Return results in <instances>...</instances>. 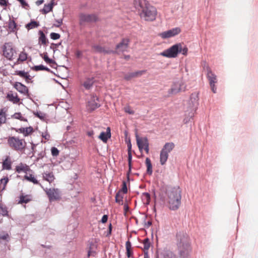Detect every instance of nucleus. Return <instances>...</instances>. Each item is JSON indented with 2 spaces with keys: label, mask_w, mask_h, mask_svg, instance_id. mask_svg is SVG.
<instances>
[{
  "label": "nucleus",
  "mask_w": 258,
  "mask_h": 258,
  "mask_svg": "<svg viewBox=\"0 0 258 258\" xmlns=\"http://www.w3.org/2000/svg\"><path fill=\"white\" fill-rule=\"evenodd\" d=\"M181 190L179 186H162V201L173 211L178 209L181 205Z\"/></svg>",
  "instance_id": "obj_1"
},
{
  "label": "nucleus",
  "mask_w": 258,
  "mask_h": 258,
  "mask_svg": "<svg viewBox=\"0 0 258 258\" xmlns=\"http://www.w3.org/2000/svg\"><path fill=\"white\" fill-rule=\"evenodd\" d=\"M134 5L141 18L151 21L155 19L156 9L146 0H134Z\"/></svg>",
  "instance_id": "obj_2"
},
{
  "label": "nucleus",
  "mask_w": 258,
  "mask_h": 258,
  "mask_svg": "<svg viewBox=\"0 0 258 258\" xmlns=\"http://www.w3.org/2000/svg\"><path fill=\"white\" fill-rule=\"evenodd\" d=\"M176 244L180 258H190L191 247L188 235L183 231L176 234Z\"/></svg>",
  "instance_id": "obj_3"
},
{
  "label": "nucleus",
  "mask_w": 258,
  "mask_h": 258,
  "mask_svg": "<svg viewBox=\"0 0 258 258\" xmlns=\"http://www.w3.org/2000/svg\"><path fill=\"white\" fill-rule=\"evenodd\" d=\"M198 95L197 92L192 93L190 99L184 107L185 116L183 119L184 123H187L194 116L199 105Z\"/></svg>",
  "instance_id": "obj_4"
},
{
  "label": "nucleus",
  "mask_w": 258,
  "mask_h": 258,
  "mask_svg": "<svg viewBox=\"0 0 258 258\" xmlns=\"http://www.w3.org/2000/svg\"><path fill=\"white\" fill-rule=\"evenodd\" d=\"M8 144L15 151H22L25 149L26 143L24 139H19L16 137H9L8 139Z\"/></svg>",
  "instance_id": "obj_5"
},
{
  "label": "nucleus",
  "mask_w": 258,
  "mask_h": 258,
  "mask_svg": "<svg viewBox=\"0 0 258 258\" xmlns=\"http://www.w3.org/2000/svg\"><path fill=\"white\" fill-rule=\"evenodd\" d=\"M185 86L182 81H178L174 83L169 89L164 88V92L165 93L166 91L168 92V94L165 95L166 96H170L172 95L177 94L180 91H184L185 90Z\"/></svg>",
  "instance_id": "obj_6"
},
{
  "label": "nucleus",
  "mask_w": 258,
  "mask_h": 258,
  "mask_svg": "<svg viewBox=\"0 0 258 258\" xmlns=\"http://www.w3.org/2000/svg\"><path fill=\"white\" fill-rule=\"evenodd\" d=\"M130 40L128 38H122L120 42L115 46V49H111V54L119 55L121 53H123L126 51L129 46Z\"/></svg>",
  "instance_id": "obj_7"
},
{
  "label": "nucleus",
  "mask_w": 258,
  "mask_h": 258,
  "mask_svg": "<svg viewBox=\"0 0 258 258\" xmlns=\"http://www.w3.org/2000/svg\"><path fill=\"white\" fill-rule=\"evenodd\" d=\"M181 44L176 43L162 52V56L168 58H175L181 52Z\"/></svg>",
  "instance_id": "obj_8"
},
{
  "label": "nucleus",
  "mask_w": 258,
  "mask_h": 258,
  "mask_svg": "<svg viewBox=\"0 0 258 258\" xmlns=\"http://www.w3.org/2000/svg\"><path fill=\"white\" fill-rule=\"evenodd\" d=\"M97 16L94 14H86L81 13L79 15L80 25H83L85 23H94L98 21Z\"/></svg>",
  "instance_id": "obj_9"
},
{
  "label": "nucleus",
  "mask_w": 258,
  "mask_h": 258,
  "mask_svg": "<svg viewBox=\"0 0 258 258\" xmlns=\"http://www.w3.org/2000/svg\"><path fill=\"white\" fill-rule=\"evenodd\" d=\"M3 52L4 56L9 60H12L13 56L16 54V50L10 43H5L3 48Z\"/></svg>",
  "instance_id": "obj_10"
},
{
  "label": "nucleus",
  "mask_w": 258,
  "mask_h": 258,
  "mask_svg": "<svg viewBox=\"0 0 258 258\" xmlns=\"http://www.w3.org/2000/svg\"><path fill=\"white\" fill-rule=\"evenodd\" d=\"M174 144L172 142L166 143L162 148V165L167 161L168 158V153L174 148Z\"/></svg>",
  "instance_id": "obj_11"
},
{
  "label": "nucleus",
  "mask_w": 258,
  "mask_h": 258,
  "mask_svg": "<svg viewBox=\"0 0 258 258\" xmlns=\"http://www.w3.org/2000/svg\"><path fill=\"white\" fill-rule=\"evenodd\" d=\"M97 101H99V98L93 95L87 105V108L89 111L92 112L100 106V105Z\"/></svg>",
  "instance_id": "obj_12"
},
{
  "label": "nucleus",
  "mask_w": 258,
  "mask_h": 258,
  "mask_svg": "<svg viewBox=\"0 0 258 258\" xmlns=\"http://www.w3.org/2000/svg\"><path fill=\"white\" fill-rule=\"evenodd\" d=\"M14 87L20 93L27 96L28 98L31 99L30 94L29 93L28 88L20 82H15L14 84Z\"/></svg>",
  "instance_id": "obj_13"
},
{
  "label": "nucleus",
  "mask_w": 258,
  "mask_h": 258,
  "mask_svg": "<svg viewBox=\"0 0 258 258\" xmlns=\"http://www.w3.org/2000/svg\"><path fill=\"white\" fill-rule=\"evenodd\" d=\"M181 30L178 27L172 28L166 31L162 32V38H169L178 34Z\"/></svg>",
  "instance_id": "obj_14"
},
{
  "label": "nucleus",
  "mask_w": 258,
  "mask_h": 258,
  "mask_svg": "<svg viewBox=\"0 0 258 258\" xmlns=\"http://www.w3.org/2000/svg\"><path fill=\"white\" fill-rule=\"evenodd\" d=\"M92 48L94 49L96 53H103L104 54H111V49L109 48H106L99 45L94 44L92 45Z\"/></svg>",
  "instance_id": "obj_15"
},
{
  "label": "nucleus",
  "mask_w": 258,
  "mask_h": 258,
  "mask_svg": "<svg viewBox=\"0 0 258 258\" xmlns=\"http://www.w3.org/2000/svg\"><path fill=\"white\" fill-rule=\"evenodd\" d=\"M111 137V131L109 127H107L106 132H102L98 138L104 143H106Z\"/></svg>",
  "instance_id": "obj_16"
},
{
  "label": "nucleus",
  "mask_w": 258,
  "mask_h": 258,
  "mask_svg": "<svg viewBox=\"0 0 258 258\" xmlns=\"http://www.w3.org/2000/svg\"><path fill=\"white\" fill-rule=\"evenodd\" d=\"M56 5L54 0H51L50 3L45 4L42 9L40 10V12L43 14H46L52 11L53 7Z\"/></svg>",
  "instance_id": "obj_17"
},
{
  "label": "nucleus",
  "mask_w": 258,
  "mask_h": 258,
  "mask_svg": "<svg viewBox=\"0 0 258 258\" xmlns=\"http://www.w3.org/2000/svg\"><path fill=\"white\" fill-rule=\"evenodd\" d=\"M29 170H30V169L29 166L23 163H20L15 168V171L18 173H20L22 172L27 173Z\"/></svg>",
  "instance_id": "obj_18"
},
{
  "label": "nucleus",
  "mask_w": 258,
  "mask_h": 258,
  "mask_svg": "<svg viewBox=\"0 0 258 258\" xmlns=\"http://www.w3.org/2000/svg\"><path fill=\"white\" fill-rule=\"evenodd\" d=\"M207 78L210 85L215 84L217 82V76L210 69L207 70Z\"/></svg>",
  "instance_id": "obj_19"
},
{
  "label": "nucleus",
  "mask_w": 258,
  "mask_h": 258,
  "mask_svg": "<svg viewBox=\"0 0 258 258\" xmlns=\"http://www.w3.org/2000/svg\"><path fill=\"white\" fill-rule=\"evenodd\" d=\"M38 34L39 35L38 39L39 44L46 45L49 42L47 38L42 30L38 31Z\"/></svg>",
  "instance_id": "obj_20"
},
{
  "label": "nucleus",
  "mask_w": 258,
  "mask_h": 258,
  "mask_svg": "<svg viewBox=\"0 0 258 258\" xmlns=\"http://www.w3.org/2000/svg\"><path fill=\"white\" fill-rule=\"evenodd\" d=\"M46 192L50 201L57 200L58 199V196L55 189H47V190L46 191Z\"/></svg>",
  "instance_id": "obj_21"
},
{
  "label": "nucleus",
  "mask_w": 258,
  "mask_h": 258,
  "mask_svg": "<svg viewBox=\"0 0 258 258\" xmlns=\"http://www.w3.org/2000/svg\"><path fill=\"white\" fill-rule=\"evenodd\" d=\"M3 169L11 170L12 168V162L10 160V157L7 156L2 163Z\"/></svg>",
  "instance_id": "obj_22"
},
{
  "label": "nucleus",
  "mask_w": 258,
  "mask_h": 258,
  "mask_svg": "<svg viewBox=\"0 0 258 258\" xmlns=\"http://www.w3.org/2000/svg\"><path fill=\"white\" fill-rule=\"evenodd\" d=\"M136 137L137 140V144L139 148V151L140 152H142L143 150L145 148V145H143L144 143V137L140 138L137 134H136Z\"/></svg>",
  "instance_id": "obj_23"
},
{
  "label": "nucleus",
  "mask_w": 258,
  "mask_h": 258,
  "mask_svg": "<svg viewBox=\"0 0 258 258\" xmlns=\"http://www.w3.org/2000/svg\"><path fill=\"white\" fill-rule=\"evenodd\" d=\"M39 25L40 24L39 22L31 19L30 22L25 25V27L28 30H30L33 28H37L38 26H39Z\"/></svg>",
  "instance_id": "obj_24"
},
{
  "label": "nucleus",
  "mask_w": 258,
  "mask_h": 258,
  "mask_svg": "<svg viewBox=\"0 0 258 258\" xmlns=\"http://www.w3.org/2000/svg\"><path fill=\"white\" fill-rule=\"evenodd\" d=\"M40 56L42 57V58L43 59V60L47 63H48V64H54V65H56V62H55V60H53L51 58H50L48 56V54L46 52H44L43 54H40Z\"/></svg>",
  "instance_id": "obj_25"
},
{
  "label": "nucleus",
  "mask_w": 258,
  "mask_h": 258,
  "mask_svg": "<svg viewBox=\"0 0 258 258\" xmlns=\"http://www.w3.org/2000/svg\"><path fill=\"white\" fill-rule=\"evenodd\" d=\"M94 78H87L84 82L83 85L86 90H89L94 84Z\"/></svg>",
  "instance_id": "obj_26"
},
{
  "label": "nucleus",
  "mask_w": 258,
  "mask_h": 258,
  "mask_svg": "<svg viewBox=\"0 0 258 258\" xmlns=\"http://www.w3.org/2000/svg\"><path fill=\"white\" fill-rule=\"evenodd\" d=\"M7 99L13 103L17 104L20 102V98L17 95L14 96L13 94H8L7 95Z\"/></svg>",
  "instance_id": "obj_27"
},
{
  "label": "nucleus",
  "mask_w": 258,
  "mask_h": 258,
  "mask_svg": "<svg viewBox=\"0 0 258 258\" xmlns=\"http://www.w3.org/2000/svg\"><path fill=\"white\" fill-rule=\"evenodd\" d=\"M24 178L27 181L32 182L34 184H40L37 179L32 174H30L29 175L27 174L25 175L24 176Z\"/></svg>",
  "instance_id": "obj_28"
},
{
  "label": "nucleus",
  "mask_w": 258,
  "mask_h": 258,
  "mask_svg": "<svg viewBox=\"0 0 258 258\" xmlns=\"http://www.w3.org/2000/svg\"><path fill=\"white\" fill-rule=\"evenodd\" d=\"M146 165L147 166V173L151 175L152 173V165L151 161L149 158H146L145 161Z\"/></svg>",
  "instance_id": "obj_29"
},
{
  "label": "nucleus",
  "mask_w": 258,
  "mask_h": 258,
  "mask_svg": "<svg viewBox=\"0 0 258 258\" xmlns=\"http://www.w3.org/2000/svg\"><path fill=\"white\" fill-rule=\"evenodd\" d=\"M43 177L44 180L49 182H51L54 179V175L52 172L44 173L43 174Z\"/></svg>",
  "instance_id": "obj_30"
},
{
  "label": "nucleus",
  "mask_w": 258,
  "mask_h": 258,
  "mask_svg": "<svg viewBox=\"0 0 258 258\" xmlns=\"http://www.w3.org/2000/svg\"><path fill=\"white\" fill-rule=\"evenodd\" d=\"M31 199L28 198L27 195L24 196L22 194L19 197V204H27L30 201Z\"/></svg>",
  "instance_id": "obj_31"
},
{
  "label": "nucleus",
  "mask_w": 258,
  "mask_h": 258,
  "mask_svg": "<svg viewBox=\"0 0 258 258\" xmlns=\"http://www.w3.org/2000/svg\"><path fill=\"white\" fill-rule=\"evenodd\" d=\"M5 108H2L0 110V124L5 123L6 121V114Z\"/></svg>",
  "instance_id": "obj_32"
},
{
  "label": "nucleus",
  "mask_w": 258,
  "mask_h": 258,
  "mask_svg": "<svg viewBox=\"0 0 258 258\" xmlns=\"http://www.w3.org/2000/svg\"><path fill=\"white\" fill-rule=\"evenodd\" d=\"M17 25L16 23L14 20L10 19L9 23V28L12 31L15 32L17 30Z\"/></svg>",
  "instance_id": "obj_33"
},
{
  "label": "nucleus",
  "mask_w": 258,
  "mask_h": 258,
  "mask_svg": "<svg viewBox=\"0 0 258 258\" xmlns=\"http://www.w3.org/2000/svg\"><path fill=\"white\" fill-rule=\"evenodd\" d=\"M12 117L15 119H19L21 121H27V119L23 117L20 112L15 113Z\"/></svg>",
  "instance_id": "obj_34"
},
{
  "label": "nucleus",
  "mask_w": 258,
  "mask_h": 258,
  "mask_svg": "<svg viewBox=\"0 0 258 258\" xmlns=\"http://www.w3.org/2000/svg\"><path fill=\"white\" fill-rule=\"evenodd\" d=\"M144 244V252L148 251L150 247V239L148 238H146L143 241Z\"/></svg>",
  "instance_id": "obj_35"
},
{
  "label": "nucleus",
  "mask_w": 258,
  "mask_h": 258,
  "mask_svg": "<svg viewBox=\"0 0 258 258\" xmlns=\"http://www.w3.org/2000/svg\"><path fill=\"white\" fill-rule=\"evenodd\" d=\"M0 215L3 216H8V211L7 208L5 206H3L0 204Z\"/></svg>",
  "instance_id": "obj_36"
},
{
  "label": "nucleus",
  "mask_w": 258,
  "mask_h": 258,
  "mask_svg": "<svg viewBox=\"0 0 258 258\" xmlns=\"http://www.w3.org/2000/svg\"><path fill=\"white\" fill-rule=\"evenodd\" d=\"M24 133L23 135L25 137L29 136L34 132L33 128L31 126L27 127H24Z\"/></svg>",
  "instance_id": "obj_37"
},
{
  "label": "nucleus",
  "mask_w": 258,
  "mask_h": 258,
  "mask_svg": "<svg viewBox=\"0 0 258 258\" xmlns=\"http://www.w3.org/2000/svg\"><path fill=\"white\" fill-rule=\"evenodd\" d=\"M27 58V54L25 52H21L19 55L18 61H24Z\"/></svg>",
  "instance_id": "obj_38"
},
{
  "label": "nucleus",
  "mask_w": 258,
  "mask_h": 258,
  "mask_svg": "<svg viewBox=\"0 0 258 258\" xmlns=\"http://www.w3.org/2000/svg\"><path fill=\"white\" fill-rule=\"evenodd\" d=\"M123 196L121 192L118 191L115 195V202L118 204H120V202H122Z\"/></svg>",
  "instance_id": "obj_39"
},
{
  "label": "nucleus",
  "mask_w": 258,
  "mask_h": 258,
  "mask_svg": "<svg viewBox=\"0 0 258 258\" xmlns=\"http://www.w3.org/2000/svg\"><path fill=\"white\" fill-rule=\"evenodd\" d=\"M120 192H122L124 194H125L127 192V185L125 181L123 180L122 181V187L118 191Z\"/></svg>",
  "instance_id": "obj_40"
},
{
  "label": "nucleus",
  "mask_w": 258,
  "mask_h": 258,
  "mask_svg": "<svg viewBox=\"0 0 258 258\" xmlns=\"http://www.w3.org/2000/svg\"><path fill=\"white\" fill-rule=\"evenodd\" d=\"M28 72H25V71H16L15 75H18L21 78H25Z\"/></svg>",
  "instance_id": "obj_41"
},
{
  "label": "nucleus",
  "mask_w": 258,
  "mask_h": 258,
  "mask_svg": "<svg viewBox=\"0 0 258 258\" xmlns=\"http://www.w3.org/2000/svg\"><path fill=\"white\" fill-rule=\"evenodd\" d=\"M34 115L36 117L40 118L41 120H43L46 116L45 114H44L40 111H37L36 112H34Z\"/></svg>",
  "instance_id": "obj_42"
},
{
  "label": "nucleus",
  "mask_w": 258,
  "mask_h": 258,
  "mask_svg": "<svg viewBox=\"0 0 258 258\" xmlns=\"http://www.w3.org/2000/svg\"><path fill=\"white\" fill-rule=\"evenodd\" d=\"M143 145H145L144 150L147 153H149V144L147 138L144 137V143Z\"/></svg>",
  "instance_id": "obj_43"
},
{
  "label": "nucleus",
  "mask_w": 258,
  "mask_h": 258,
  "mask_svg": "<svg viewBox=\"0 0 258 258\" xmlns=\"http://www.w3.org/2000/svg\"><path fill=\"white\" fill-rule=\"evenodd\" d=\"M135 78L134 73H128L124 75V79L126 81H130L132 78Z\"/></svg>",
  "instance_id": "obj_44"
},
{
  "label": "nucleus",
  "mask_w": 258,
  "mask_h": 258,
  "mask_svg": "<svg viewBox=\"0 0 258 258\" xmlns=\"http://www.w3.org/2000/svg\"><path fill=\"white\" fill-rule=\"evenodd\" d=\"M50 37L52 40H57L60 37V35L57 33L51 32L50 34Z\"/></svg>",
  "instance_id": "obj_45"
},
{
  "label": "nucleus",
  "mask_w": 258,
  "mask_h": 258,
  "mask_svg": "<svg viewBox=\"0 0 258 258\" xmlns=\"http://www.w3.org/2000/svg\"><path fill=\"white\" fill-rule=\"evenodd\" d=\"M127 154H128V167H130V170H132V152H127Z\"/></svg>",
  "instance_id": "obj_46"
},
{
  "label": "nucleus",
  "mask_w": 258,
  "mask_h": 258,
  "mask_svg": "<svg viewBox=\"0 0 258 258\" xmlns=\"http://www.w3.org/2000/svg\"><path fill=\"white\" fill-rule=\"evenodd\" d=\"M143 197L146 201V204H149L150 201V195L148 192H144Z\"/></svg>",
  "instance_id": "obj_47"
},
{
  "label": "nucleus",
  "mask_w": 258,
  "mask_h": 258,
  "mask_svg": "<svg viewBox=\"0 0 258 258\" xmlns=\"http://www.w3.org/2000/svg\"><path fill=\"white\" fill-rule=\"evenodd\" d=\"M44 66L40 64L34 66L32 69L35 71H44Z\"/></svg>",
  "instance_id": "obj_48"
},
{
  "label": "nucleus",
  "mask_w": 258,
  "mask_h": 258,
  "mask_svg": "<svg viewBox=\"0 0 258 258\" xmlns=\"http://www.w3.org/2000/svg\"><path fill=\"white\" fill-rule=\"evenodd\" d=\"M51 153L53 156H57L59 154V150L57 148L53 147L51 149Z\"/></svg>",
  "instance_id": "obj_49"
},
{
  "label": "nucleus",
  "mask_w": 258,
  "mask_h": 258,
  "mask_svg": "<svg viewBox=\"0 0 258 258\" xmlns=\"http://www.w3.org/2000/svg\"><path fill=\"white\" fill-rule=\"evenodd\" d=\"M20 2L22 7L26 9H28L29 7L28 4L25 0H17Z\"/></svg>",
  "instance_id": "obj_50"
},
{
  "label": "nucleus",
  "mask_w": 258,
  "mask_h": 258,
  "mask_svg": "<svg viewBox=\"0 0 258 258\" xmlns=\"http://www.w3.org/2000/svg\"><path fill=\"white\" fill-rule=\"evenodd\" d=\"M146 72L145 70L138 71L134 73L135 78L139 77L145 74Z\"/></svg>",
  "instance_id": "obj_51"
},
{
  "label": "nucleus",
  "mask_w": 258,
  "mask_h": 258,
  "mask_svg": "<svg viewBox=\"0 0 258 258\" xmlns=\"http://www.w3.org/2000/svg\"><path fill=\"white\" fill-rule=\"evenodd\" d=\"M124 111L129 114H133L134 111L131 109L130 106H125L124 107Z\"/></svg>",
  "instance_id": "obj_52"
},
{
  "label": "nucleus",
  "mask_w": 258,
  "mask_h": 258,
  "mask_svg": "<svg viewBox=\"0 0 258 258\" xmlns=\"http://www.w3.org/2000/svg\"><path fill=\"white\" fill-rule=\"evenodd\" d=\"M0 239H2L4 240H6L7 241H9V235L8 234V233H6L4 235H0Z\"/></svg>",
  "instance_id": "obj_53"
},
{
  "label": "nucleus",
  "mask_w": 258,
  "mask_h": 258,
  "mask_svg": "<svg viewBox=\"0 0 258 258\" xmlns=\"http://www.w3.org/2000/svg\"><path fill=\"white\" fill-rule=\"evenodd\" d=\"M9 4L8 0H0V6L2 7H6Z\"/></svg>",
  "instance_id": "obj_54"
},
{
  "label": "nucleus",
  "mask_w": 258,
  "mask_h": 258,
  "mask_svg": "<svg viewBox=\"0 0 258 258\" xmlns=\"http://www.w3.org/2000/svg\"><path fill=\"white\" fill-rule=\"evenodd\" d=\"M125 247L126 251H128L129 249H132V243L129 240L126 242Z\"/></svg>",
  "instance_id": "obj_55"
},
{
  "label": "nucleus",
  "mask_w": 258,
  "mask_h": 258,
  "mask_svg": "<svg viewBox=\"0 0 258 258\" xmlns=\"http://www.w3.org/2000/svg\"><path fill=\"white\" fill-rule=\"evenodd\" d=\"M12 130H14L17 132H19L20 133L24 134L25 129H24V127H21L19 128H16L13 127Z\"/></svg>",
  "instance_id": "obj_56"
},
{
  "label": "nucleus",
  "mask_w": 258,
  "mask_h": 258,
  "mask_svg": "<svg viewBox=\"0 0 258 258\" xmlns=\"http://www.w3.org/2000/svg\"><path fill=\"white\" fill-rule=\"evenodd\" d=\"M55 21L57 23V24H54V26L57 28L59 27L62 23V19L56 20Z\"/></svg>",
  "instance_id": "obj_57"
},
{
  "label": "nucleus",
  "mask_w": 258,
  "mask_h": 258,
  "mask_svg": "<svg viewBox=\"0 0 258 258\" xmlns=\"http://www.w3.org/2000/svg\"><path fill=\"white\" fill-rule=\"evenodd\" d=\"M108 216L107 215H104L102 218H101V222L102 223H105L107 222V220H108Z\"/></svg>",
  "instance_id": "obj_58"
},
{
  "label": "nucleus",
  "mask_w": 258,
  "mask_h": 258,
  "mask_svg": "<svg viewBox=\"0 0 258 258\" xmlns=\"http://www.w3.org/2000/svg\"><path fill=\"white\" fill-rule=\"evenodd\" d=\"M95 252L92 250L91 247H90L89 250L88 251V257H90L91 255L94 256Z\"/></svg>",
  "instance_id": "obj_59"
},
{
  "label": "nucleus",
  "mask_w": 258,
  "mask_h": 258,
  "mask_svg": "<svg viewBox=\"0 0 258 258\" xmlns=\"http://www.w3.org/2000/svg\"><path fill=\"white\" fill-rule=\"evenodd\" d=\"M75 55L77 58H80L82 56L83 54L80 50H78L76 51Z\"/></svg>",
  "instance_id": "obj_60"
},
{
  "label": "nucleus",
  "mask_w": 258,
  "mask_h": 258,
  "mask_svg": "<svg viewBox=\"0 0 258 258\" xmlns=\"http://www.w3.org/2000/svg\"><path fill=\"white\" fill-rule=\"evenodd\" d=\"M127 152H132V144L131 141L129 140L127 143Z\"/></svg>",
  "instance_id": "obj_61"
},
{
  "label": "nucleus",
  "mask_w": 258,
  "mask_h": 258,
  "mask_svg": "<svg viewBox=\"0 0 258 258\" xmlns=\"http://www.w3.org/2000/svg\"><path fill=\"white\" fill-rule=\"evenodd\" d=\"M181 52L180 53H182V54L185 55L187 54V48L186 47H184V48H182V47L181 46Z\"/></svg>",
  "instance_id": "obj_62"
},
{
  "label": "nucleus",
  "mask_w": 258,
  "mask_h": 258,
  "mask_svg": "<svg viewBox=\"0 0 258 258\" xmlns=\"http://www.w3.org/2000/svg\"><path fill=\"white\" fill-rule=\"evenodd\" d=\"M126 255L127 257H131L132 256V255L133 254V252L132 250V249H129L128 251H126Z\"/></svg>",
  "instance_id": "obj_63"
},
{
  "label": "nucleus",
  "mask_w": 258,
  "mask_h": 258,
  "mask_svg": "<svg viewBox=\"0 0 258 258\" xmlns=\"http://www.w3.org/2000/svg\"><path fill=\"white\" fill-rule=\"evenodd\" d=\"M24 79L27 83H29L30 81L32 79V77L28 73V74L26 75Z\"/></svg>",
  "instance_id": "obj_64"
}]
</instances>
